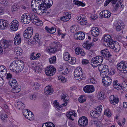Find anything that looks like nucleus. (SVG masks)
<instances>
[{
  "label": "nucleus",
  "instance_id": "2eb2a0df",
  "mask_svg": "<svg viewBox=\"0 0 127 127\" xmlns=\"http://www.w3.org/2000/svg\"><path fill=\"white\" fill-rule=\"evenodd\" d=\"M65 16L60 18V20L64 22H66L69 21L71 18V15L70 13L65 12H64Z\"/></svg>",
  "mask_w": 127,
  "mask_h": 127
},
{
  "label": "nucleus",
  "instance_id": "9d476101",
  "mask_svg": "<svg viewBox=\"0 0 127 127\" xmlns=\"http://www.w3.org/2000/svg\"><path fill=\"white\" fill-rule=\"evenodd\" d=\"M88 121L87 117L82 116L80 118L78 121V124L81 127H84L87 125Z\"/></svg>",
  "mask_w": 127,
  "mask_h": 127
},
{
  "label": "nucleus",
  "instance_id": "aec40b11",
  "mask_svg": "<svg viewBox=\"0 0 127 127\" xmlns=\"http://www.w3.org/2000/svg\"><path fill=\"white\" fill-rule=\"evenodd\" d=\"M83 47L86 49L89 50L93 46L92 42H90L89 41L87 40L83 45Z\"/></svg>",
  "mask_w": 127,
  "mask_h": 127
},
{
  "label": "nucleus",
  "instance_id": "b1692460",
  "mask_svg": "<svg viewBox=\"0 0 127 127\" xmlns=\"http://www.w3.org/2000/svg\"><path fill=\"white\" fill-rule=\"evenodd\" d=\"M9 83L12 87L18 86L17 82L15 79H12L10 80L9 81Z\"/></svg>",
  "mask_w": 127,
  "mask_h": 127
},
{
  "label": "nucleus",
  "instance_id": "0eeeda50",
  "mask_svg": "<svg viewBox=\"0 0 127 127\" xmlns=\"http://www.w3.org/2000/svg\"><path fill=\"white\" fill-rule=\"evenodd\" d=\"M33 33V30L31 27L28 28L24 32L23 36L26 38H29L32 36Z\"/></svg>",
  "mask_w": 127,
  "mask_h": 127
},
{
  "label": "nucleus",
  "instance_id": "338daca9",
  "mask_svg": "<svg viewBox=\"0 0 127 127\" xmlns=\"http://www.w3.org/2000/svg\"><path fill=\"white\" fill-rule=\"evenodd\" d=\"M121 38H122L121 36L120 35H119L118 36L116 37V38H117L118 41H120L121 42H122L123 41L122 40Z\"/></svg>",
  "mask_w": 127,
  "mask_h": 127
},
{
  "label": "nucleus",
  "instance_id": "4d7b16f0",
  "mask_svg": "<svg viewBox=\"0 0 127 127\" xmlns=\"http://www.w3.org/2000/svg\"><path fill=\"white\" fill-rule=\"evenodd\" d=\"M104 114L105 115H107V116L109 117L111 115V112L109 111L108 110H106L104 112Z\"/></svg>",
  "mask_w": 127,
  "mask_h": 127
},
{
  "label": "nucleus",
  "instance_id": "a18cd8bd",
  "mask_svg": "<svg viewBox=\"0 0 127 127\" xmlns=\"http://www.w3.org/2000/svg\"><path fill=\"white\" fill-rule=\"evenodd\" d=\"M87 20L83 18L82 21L80 22V24L82 25H86L87 24Z\"/></svg>",
  "mask_w": 127,
  "mask_h": 127
},
{
  "label": "nucleus",
  "instance_id": "864d4df0",
  "mask_svg": "<svg viewBox=\"0 0 127 127\" xmlns=\"http://www.w3.org/2000/svg\"><path fill=\"white\" fill-rule=\"evenodd\" d=\"M58 79L59 80H61L63 83L65 82L66 81L65 78L61 76H59L58 77Z\"/></svg>",
  "mask_w": 127,
  "mask_h": 127
},
{
  "label": "nucleus",
  "instance_id": "6e6552de",
  "mask_svg": "<svg viewBox=\"0 0 127 127\" xmlns=\"http://www.w3.org/2000/svg\"><path fill=\"white\" fill-rule=\"evenodd\" d=\"M56 72V69L53 66H50L49 67H47L45 71L46 74L49 76H51L54 75Z\"/></svg>",
  "mask_w": 127,
  "mask_h": 127
},
{
  "label": "nucleus",
  "instance_id": "2f4dec72",
  "mask_svg": "<svg viewBox=\"0 0 127 127\" xmlns=\"http://www.w3.org/2000/svg\"><path fill=\"white\" fill-rule=\"evenodd\" d=\"M73 3L76 5L78 6H84L85 4L82 2L78 1L77 0H73Z\"/></svg>",
  "mask_w": 127,
  "mask_h": 127
},
{
  "label": "nucleus",
  "instance_id": "8fccbe9b",
  "mask_svg": "<svg viewBox=\"0 0 127 127\" xmlns=\"http://www.w3.org/2000/svg\"><path fill=\"white\" fill-rule=\"evenodd\" d=\"M29 112L31 113V115H29V116H27V118L31 121L32 120L34 119V115L33 114H32V113L31 111H30Z\"/></svg>",
  "mask_w": 127,
  "mask_h": 127
},
{
  "label": "nucleus",
  "instance_id": "c03bdc74",
  "mask_svg": "<svg viewBox=\"0 0 127 127\" xmlns=\"http://www.w3.org/2000/svg\"><path fill=\"white\" fill-rule=\"evenodd\" d=\"M102 109V106L101 105H99L95 109V110L99 114L101 112Z\"/></svg>",
  "mask_w": 127,
  "mask_h": 127
},
{
  "label": "nucleus",
  "instance_id": "7c9ffc66",
  "mask_svg": "<svg viewBox=\"0 0 127 127\" xmlns=\"http://www.w3.org/2000/svg\"><path fill=\"white\" fill-rule=\"evenodd\" d=\"M2 41L3 44V47L9 48H10L9 47H11V46L9 45V42L7 40L4 39Z\"/></svg>",
  "mask_w": 127,
  "mask_h": 127
},
{
  "label": "nucleus",
  "instance_id": "49530a36",
  "mask_svg": "<svg viewBox=\"0 0 127 127\" xmlns=\"http://www.w3.org/2000/svg\"><path fill=\"white\" fill-rule=\"evenodd\" d=\"M22 112L23 113V115L26 118L27 116H29V114L28 111V110H24Z\"/></svg>",
  "mask_w": 127,
  "mask_h": 127
},
{
  "label": "nucleus",
  "instance_id": "f704fd0d",
  "mask_svg": "<svg viewBox=\"0 0 127 127\" xmlns=\"http://www.w3.org/2000/svg\"><path fill=\"white\" fill-rule=\"evenodd\" d=\"M99 114L95 110L94 111H92V113H91L90 114L93 117L97 118L99 116Z\"/></svg>",
  "mask_w": 127,
  "mask_h": 127
},
{
  "label": "nucleus",
  "instance_id": "de8ad7c7",
  "mask_svg": "<svg viewBox=\"0 0 127 127\" xmlns=\"http://www.w3.org/2000/svg\"><path fill=\"white\" fill-rule=\"evenodd\" d=\"M78 101L80 102L83 103L85 102L86 101V100L84 97L81 96L79 98Z\"/></svg>",
  "mask_w": 127,
  "mask_h": 127
},
{
  "label": "nucleus",
  "instance_id": "bb28decb",
  "mask_svg": "<svg viewBox=\"0 0 127 127\" xmlns=\"http://www.w3.org/2000/svg\"><path fill=\"white\" fill-rule=\"evenodd\" d=\"M45 29L47 32L52 34L54 33L56 31V29L53 27L49 28L48 27L46 26Z\"/></svg>",
  "mask_w": 127,
  "mask_h": 127
},
{
  "label": "nucleus",
  "instance_id": "6e6d98bb",
  "mask_svg": "<svg viewBox=\"0 0 127 127\" xmlns=\"http://www.w3.org/2000/svg\"><path fill=\"white\" fill-rule=\"evenodd\" d=\"M113 86L114 88L117 89L118 87L117 85L119 84L118 83V81L117 80H115L113 83Z\"/></svg>",
  "mask_w": 127,
  "mask_h": 127
},
{
  "label": "nucleus",
  "instance_id": "680f3d73",
  "mask_svg": "<svg viewBox=\"0 0 127 127\" xmlns=\"http://www.w3.org/2000/svg\"><path fill=\"white\" fill-rule=\"evenodd\" d=\"M30 98L32 100H34L36 99V95L35 94H34L30 95Z\"/></svg>",
  "mask_w": 127,
  "mask_h": 127
},
{
  "label": "nucleus",
  "instance_id": "1a4fd4ad",
  "mask_svg": "<svg viewBox=\"0 0 127 127\" xmlns=\"http://www.w3.org/2000/svg\"><path fill=\"white\" fill-rule=\"evenodd\" d=\"M21 21L24 24H29L31 22V20L29 14L28 13L23 14L21 16Z\"/></svg>",
  "mask_w": 127,
  "mask_h": 127
},
{
  "label": "nucleus",
  "instance_id": "6ab92c4d",
  "mask_svg": "<svg viewBox=\"0 0 127 127\" xmlns=\"http://www.w3.org/2000/svg\"><path fill=\"white\" fill-rule=\"evenodd\" d=\"M75 35L77 36L76 37V39H79L80 40H82L84 38L85 34L84 33L81 32H76Z\"/></svg>",
  "mask_w": 127,
  "mask_h": 127
},
{
  "label": "nucleus",
  "instance_id": "dca6fc26",
  "mask_svg": "<svg viewBox=\"0 0 127 127\" xmlns=\"http://www.w3.org/2000/svg\"><path fill=\"white\" fill-rule=\"evenodd\" d=\"M41 1H39L38 2L37 1L35 2V1H34V0H32V1L31 2V7H32V10L33 11H34L35 12V11H36V8L37 7V5H36V4H37L38 3L39 4V6L40 4V3L41 4Z\"/></svg>",
  "mask_w": 127,
  "mask_h": 127
},
{
  "label": "nucleus",
  "instance_id": "f257e3e1",
  "mask_svg": "<svg viewBox=\"0 0 127 127\" xmlns=\"http://www.w3.org/2000/svg\"><path fill=\"white\" fill-rule=\"evenodd\" d=\"M103 44L105 46H108L113 49L116 52L120 50V46L118 44H116L113 41L111 36L109 34H105L102 39Z\"/></svg>",
  "mask_w": 127,
  "mask_h": 127
},
{
  "label": "nucleus",
  "instance_id": "f03ea898",
  "mask_svg": "<svg viewBox=\"0 0 127 127\" xmlns=\"http://www.w3.org/2000/svg\"><path fill=\"white\" fill-rule=\"evenodd\" d=\"M24 63L20 60L14 61L10 65V69L14 72H20L22 71L24 67Z\"/></svg>",
  "mask_w": 127,
  "mask_h": 127
},
{
  "label": "nucleus",
  "instance_id": "c756f323",
  "mask_svg": "<svg viewBox=\"0 0 127 127\" xmlns=\"http://www.w3.org/2000/svg\"><path fill=\"white\" fill-rule=\"evenodd\" d=\"M70 56L68 52H65L63 54V58L64 60L68 61L70 59Z\"/></svg>",
  "mask_w": 127,
  "mask_h": 127
},
{
  "label": "nucleus",
  "instance_id": "9b49d317",
  "mask_svg": "<svg viewBox=\"0 0 127 127\" xmlns=\"http://www.w3.org/2000/svg\"><path fill=\"white\" fill-rule=\"evenodd\" d=\"M19 25L18 21L16 20H14L10 24V26L12 30L15 31L18 29Z\"/></svg>",
  "mask_w": 127,
  "mask_h": 127
},
{
  "label": "nucleus",
  "instance_id": "a19ab883",
  "mask_svg": "<svg viewBox=\"0 0 127 127\" xmlns=\"http://www.w3.org/2000/svg\"><path fill=\"white\" fill-rule=\"evenodd\" d=\"M56 60V57L54 56L49 59V62L50 63H55Z\"/></svg>",
  "mask_w": 127,
  "mask_h": 127
},
{
  "label": "nucleus",
  "instance_id": "58836bf2",
  "mask_svg": "<svg viewBox=\"0 0 127 127\" xmlns=\"http://www.w3.org/2000/svg\"><path fill=\"white\" fill-rule=\"evenodd\" d=\"M102 65L103 67H102V69L101 70V71L106 72L108 71V67L107 65H104L103 66Z\"/></svg>",
  "mask_w": 127,
  "mask_h": 127
},
{
  "label": "nucleus",
  "instance_id": "f3484780",
  "mask_svg": "<svg viewBox=\"0 0 127 127\" xmlns=\"http://www.w3.org/2000/svg\"><path fill=\"white\" fill-rule=\"evenodd\" d=\"M119 98L115 97L113 95H111L109 97V100L111 103L113 104H115L117 103L119 101Z\"/></svg>",
  "mask_w": 127,
  "mask_h": 127
},
{
  "label": "nucleus",
  "instance_id": "473e14b6",
  "mask_svg": "<svg viewBox=\"0 0 127 127\" xmlns=\"http://www.w3.org/2000/svg\"><path fill=\"white\" fill-rule=\"evenodd\" d=\"M17 103V106L19 110L23 109L25 108V106L24 104L22 103L21 102L18 101Z\"/></svg>",
  "mask_w": 127,
  "mask_h": 127
},
{
  "label": "nucleus",
  "instance_id": "0e129e2a",
  "mask_svg": "<svg viewBox=\"0 0 127 127\" xmlns=\"http://www.w3.org/2000/svg\"><path fill=\"white\" fill-rule=\"evenodd\" d=\"M89 61L87 60L84 59L82 60V63L83 64H86L89 63Z\"/></svg>",
  "mask_w": 127,
  "mask_h": 127
},
{
  "label": "nucleus",
  "instance_id": "72a5a7b5",
  "mask_svg": "<svg viewBox=\"0 0 127 127\" xmlns=\"http://www.w3.org/2000/svg\"><path fill=\"white\" fill-rule=\"evenodd\" d=\"M104 17L108 18L111 15L110 13L107 10H105L103 11Z\"/></svg>",
  "mask_w": 127,
  "mask_h": 127
},
{
  "label": "nucleus",
  "instance_id": "c9c22d12",
  "mask_svg": "<svg viewBox=\"0 0 127 127\" xmlns=\"http://www.w3.org/2000/svg\"><path fill=\"white\" fill-rule=\"evenodd\" d=\"M22 52L23 50L21 49H17L14 51V53L18 56L21 55L22 54Z\"/></svg>",
  "mask_w": 127,
  "mask_h": 127
},
{
  "label": "nucleus",
  "instance_id": "393cba45",
  "mask_svg": "<svg viewBox=\"0 0 127 127\" xmlns=\"http://www.w3.org/2000/svg\"><path fill=\"white\" fill-rule=\"evenodd\" d=\"M52 92V89L50 87L47 86L45 89L44 93L46 95L51 94Z\"/></svg>",
  "mask_w": 127,
  "mask_h": 127
},
{
  "label": "nucleus",
  "instance_id": "5fc2aeb1",
  "mask_svg": "<svg viewBox=\"0 0 127 127\" xmlns=\"http://www.w3.org/2000/svg\"><path fill=\"white\" fill-rule=\"evenodd\" d=\"M1 119L2 120H5L7 118V116L5 113H3L1 115Z\"/></svg>",
  "mask_w": 127,
  "mask_h": 127
},
{
  "label": "nucleus",
  "instance_id": "ea45409f",
  "mask_svg": "<svg viewBox=\"0 0 127 127\" xmlns=\"http://www.w3.org/2000/svg\"><path fill=\"white\" fill-rule=\"evenodd\" d=\"M68 98V95L66 94H63L61 96V99H63L64 102L67 101Z\"/></svg>",
  "mask_w": 127,
  "mask_h": 127
},
{
  "label": "nucleus",
  "instance_id": "052dcab7",
  "mask_svg": "<svg viewBox=\"0 0 127 127\" xmlns=\"http://www.w3.org/2000/svg\"><path fill=\"white\" fill-rule=\"evenodd\" d=\"M12 77V75L9 73H8L7 74L6 78L7 79H10Z\"/></svg>",
  "mask_w": 127,
  "mask_h": 127
},
{
  "label": "nucleus",
  "instance_id": "cd10ccee",
  "mask_svg": "<svg viewBox=\"0 0 127 127\" xmlns=\"http://www.w3.org/2000/svg\"><path fill=\"white\" fill-rule=\"evenodd\" d=\"M12 92L14 93H17L21 91V87L19 86H16L12 87Z\"/></svg>",
  "mask_w": 127,
  "mask_h": 127
},
{
  "label": "nucleus",
  "instance_id": "e2e57ef3",
  "mask_svg": "<svg viewBox=\"0 0 127 127\" xmlns=\"http://www.w3.org/2000/svg\"><path fill=\"white\" fill-rule=\"evenodd\" d=\"M117 26L121 27L123 25V24L122 22L120 20L118 21L117 24H116Z\"/></svg>",
  "mask_w": 127,
  "mask_h": 127
},
{
  "label": "nucleus",
  "instance_id": "c85d7f7f",
  "mask_svg": "<svg viewBox=\"0 0 127 127\" xmlns=\"http://www.w3.org/2000/svg\"><path fill=\"white\" fill-rule=\"evenodd\" d=\"M105 97V95H104L102 92L98 93L97 98L99 100H103Z\"/></svg>",
  "mask_w": 127,
  "mask_h": 127
},
{
  "label": "nucleus",
  "instance_id": "13d9d810",
  "mask_svg": "<svg viewBox=\"0 0 127 127\" xmlns=\"http://www.w3.org/2000/svg\"><path fill=\"white\" fill-rule=\"evenodd\" d=\"M96 81L95 80V77L94 78V77H92L91 78H90V83H93L95 84V83L96 82Z\"/></svg>",
  "mask_w": 127,
  "mask_h": 127
},
{
  "label": "nucleus",
  "instance_id": "774afa93",
  "mask_svg": "<svg viewBox=\"0 0 127 127\" xmlns=\"http://www.w3.org/2000/svg\"><path fill=\"white\" fill-rule=\"evenodd\" d=\"M48 127H55V126L51 122H47Z\"/></svg>",
  "mask_w": 127,
  "mask_h": 127
},
{
  "label": "nucleus",
  "instance_id": "20e7f679",
  "mask_svg": "<svg viewBox=\"0 0 127 127\" xmlns=\"http://www.w3.org/2000/svg\"><path fill=\"white\" fill-rule=\"evenodd\" d=\"M103 60V57L100 56H97L92 59L91 64L93 66H97L102 63Z\"/></svg>",
  "mask_w": 127,
  "mask_h": 127
},
{
  "label": "nucleus",
  "instance_id": "39448f33",
  "mask_svg": "<svg viewBox=\"0 0 127 127\" xmlns=\"http://www.w3.org/2000/svg\"><path fill=\"white\" fill-rule=\"evenodd\" d=\"M82 72V70L81 67H79L75 69L74 75L75 79L78 80H81L83 78Z\"/></svg>",
  "mask_w": 127,
  "mask_h": 127
},
{
  "label": "nucleus",
  "instance_id": "bf43d9fd",
  "mask_svg": "<svg viewBox=\"0 0 127 127\" xmlns=\"http://www.w3.org/2000/svg\"><path fill=\"white\" fill-rule=\"evenodd\" d=\"M4 80L2 77H0V87L2 86L4 84Z\"/></svg>",
  "mask_w": 127,
  "mask_h": 127
},
{
  "label": "nucleus",
  "instance_id": "5701e85b",
  "mask_svg": "<svg viewBox=\"0 0 127 127\" xmlns=\"http://www.w3.org/2000/svg\"><path fill=\"white\" fill-rule=\"evenodd\" d=\"M58 46H51L49 49L47 50L50 53H55L58 51Z\"/></svg>",
  "mask_w": 127,
  "mask_h": 127
},
{
  "label": "nucleus",
  "instance_id": "f8f14e48",
  "mask_svg": "<svg viewBox=\"0 0 127 127\" xmlns=\"http://www.w3.org/2000/svg\"><path fill=\"white\" fill-rule=\"evenodd\" d=\"M83 89L85 93H92L95 90V88L92 85H87L83 88Z\"/></svg>",
  "mask_w": 127,
  "mask_h": 127
},
{
  "label": "nucleus",
  "instance_id": "4c0bfd02",
  "mask_svg": "<svg viewBox=\"0 0 127 127\" xmlns=\"http://www.w3.org/2000/svg\"><path fill=\"white\" fill-rule=\"evenodd\" d=\"M53 103L55 107L57 108V109H58V110H60V109H59V108H62V106L59 105V103L57 102V101L55 100L54 101Z\"/></svg>",
  "mask_w": 127,
  "mask_h": 127
},
{
  "label": "nucleus",
  "instance_id": "4468645a",
  "mask_svg": "<svg viewBox=\"0 0 127 127\" xmlns=\"http://www.w3.org/2000/svg\"><path fill=\"white\" fill-rule=\"evenodd\" d=\"M100 52L101 56H104L106 59L109 57H111L112 55L107 49L101 50Z\"/></svg>",
  "mask_w": 127,
  "mask_h": 127
},
{
  "label": "nucleus",
  "instance_id": "79ce46f5",
  "mask_svg": "<svg viewBox=\"0 0 127 127\" xmlns=\"http://www.w3.org/2000/svg\"><path fill=\"white\" fill-rule=\"evenodd\" d=\"M3 24H2V29H4L8 25V23L6 20H3Z\"/></svg>",
  "mask_w": 127,
  "mask_h": 127
},
{
  "label": "nucleus",
  "instance_id": "09e8293b",
  "mask_svg": "<svg viewBox=\"0 0 127 127\" xmlns=\"http://www.w3.org/2000/svg\"><path fill=\"white\" fill-rule=\"evenodd\" d=\"M113 4H115L116 2L118 1L119 2L120 4H121L123 2L122 0H109Z\"/></svg>",
  "mask_w": 127,
  "mask_h": 127
},
{
  "label": "nucleus",
  "instance_id": "a211bd4d",
  "mask_svg": "<svg viewBox=\"0 0 127 127\" xmlns=\"http://www.w3.org/2000/svg\"><path fill=\"white\" fill-rule=\"evenodd\" d=\"M99 30L96 27H93L91 31V33L93 36L96 37L98 36L99 33Z\"/></svg>",
  "mask_w": 127,
  "mask_h": 127
},
{
  "label": "nucleus",
  "instance_id": "69168bd1",
  "mask_svg": "<svg viewBox=\"0 0 127 127\" xmlns=\"http://www.w3.org/2000/svg\"><path fill=\"white\" fill-rule=\"evenodd\" d=\"M36 16L35 14L34 13H32L31 14V15H29V17H30V20H31L32 19H33Z\"/></svg>",
  "mask_w": 127,
  "mask_h": 127
},
{
  "label": "nucleus",
  "instance_id": "3c124183",
  "mask_svg": "<svg viewBox=\"0 0 127 127\" xmlns=\"http://www.w3.org/2000/svg\"><path fill=\"white\" fill-rule=\"evenodd\" d=\"M19 7L18 5L17 4H14L12 6V8L13 10L14 11H15L17 10L18 9H19Z\"/></svg>",
  "mask_w": 127,
  "mask_h": 127
},
{
  "label": "nucleus",
  "instance_id": "7ed1b4c3",
  "mask_svg": "<svg viewBox=\"0 0 127 127\" xmlns=\"http://www.w3.org/2000/svg\"><path fill=\"white\" fill-rule=\"evenodd\" d=\"M41 1L40 6H38V10H44L46 8L50 7L53 4V1L52 0H41Z\"/></svg>",
  "mask_w": 127,
  "mask_h": 127
},
{
  "label": "nucleus",
  "instance_id": "e433bc0d",
  "mask_svg": "<svg viewBox=\"0 0 127 127\" xmlns=\"http://www.w3.org/2000/svg\"><path fill=\"white\" fill-rule=\"evenodd\" d=\"M0 71L2 74H5L6 73V67L3 65L0 66Z\"/></svg>",
  "mask_w": 127,
  "mask_h": 127
},
{
  "label": "nucleus",
  "instance_id": "37998d69",
  "mask_svg": "<svg viewBox=\"0 0 127 127\" xmlns=\"http://www.w3.org/2000/svg\"><path fill=\"white\" fill-rule=\"evenodd\" d=\"M68 62L70 63L71 64H74L76 62L75 58L74 57H70L69 60L68 61Z\"/></svg>",
  "mask_w": 127,
  "mask_h": 127
},
{
  "label": "nucleus",
  "instance_id": "4be33fe9",
  "mask_svg": "<svg viewBox=\"0 0 127 127\" xmlns=\"http://www.w3.org/2000/svg\"><path fill=\"white\" fill-rule=\"evenodd\" d=\"M20 35L18 34V35H17L14 38V43L16 45H19L21 42V39L20 37Z\"/></svg>",
  "mask_w": 127,
  "mask_h": 127
},
{
  "label": "nucleus",
  "instance_id": "412c9836",
  "mask_svg": "<svg viewBox=\"0 0 127 127\" xmlns=\"http://www.w3.org/2000/svg\"><path fill=\"white\" fill-rule=\"evenodd\" d=\"M75 52L76 54H80L82 56H84L85 55V53L83 50L79 47H77L76 48Z\"/></svg>",
  "mask_w": 127,
  "mask_h": 127
},
{
  "label": "nucleus",
  "instance_id": "ddd939ff",
  "mask_svg": "<svg viewBox=\"0 0 127 127\" xmlns=\"http://www.w3.org/2000/svg\"><path fill=\"white\" fill-rule=\"evenodd\" d=\"M102 81L103 85L105 87H107L111 84L112 81L111 78L108 76L103 78Z\"/></svg>",
  "mask_w": 127,
  "mask_h": 127
},
{
  "label": "nucleus",
  "instance_id": "423d86ee",
  "mask_svg": "<svg viewBox=\"0 0 127 127\" xmlns=\"http://www.w3.org/2000/svg\"><path fill=\"white\" fill-rule=\"evenodd\" d=\"M117 67L118 70L122 73H126L127 72V64H125L124 62H121L117 64Z\"/></svg>",
  "mask_w": 127,
  "mask_h": 127
},
{
  "label": "nucleus",
  "instance_id": "603ef678",
  "mask_svg": "<svg viewBox=\"0 0 127 127\" xmlns=\"http://www.w3.org/2000/svg\"><path fill=\"white\" fill-rule=\"evenodd\" d=\"M100 71V76L102 78H105V77L107 76H106L107 73H105L106 72H103V71H101V70Z\"/></svg>",
  "mask_w": 127,
  "mask_h": 127
},
{
  "label": "nucleus",
  "instance_id": "a878e982",
  "mask_svg": "<svg viewBox=\"0 0 127 127\" xmlns=\"http://www.w3.org/2000/svg\"><path fill=\"white\" fill-rule=\"evenodd\" d=\"M75 113V111H73V112H70L67 114V116L68 118L71 120L73 121L74 119H73V117H75V115L74 113Z\"/></svg>",
  "mask_w": 127,
  "mask_h": 127
}]
</instances>
